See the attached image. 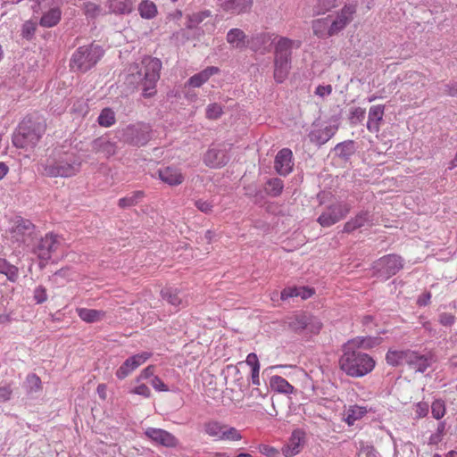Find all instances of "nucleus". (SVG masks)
<instances>
[{
  "mask_svg": "<svg viewBox=\"0 0 457 457\" xmlns=\"http://www.w3.org/2000/svg\"><path fill=\"white\" fill-rule=\"evenodd\" d=\"M98 124L101 127L109 128L112 126L115 121V113L111 108H104L97 118Z\"/></svg>",
  "mask_w": 457,
  "mask_h": 457,
  "instance_id": "42",
  "label": "nucleus"
},
{
  "mask_svg": "<svg viewBox=\"0 0 457 457\" xmlns=\"http://www.w3.org/2000/svg\"><path fill=\"white\" fill-rule=\"evenodd\" d=\"M337 6V0H317L312 7L314 15L324 14Z\"/></svg>",
  "mask_w": 457,
  "mask_h": 457,
  "instance_id": "41",
  "label": "nucleus"
},
{
  "mask_svg": "<svg viewBox=\"0 0 457 457\" xmlns=\"http://www.w3.org/2000/svg\"><path fill=\"white\" fill-rule=\"evenodd\" d=\"M368 412L367 407L359 405H351L344 412V421L349 426H353L355 421L363 418Z\"/></svg>",
  "mask_w": 457,
  "mask_h": 457,
  "instance_id": "28",
  "label": "nucleus"
},
{
  "mask_svg": "<svg viewBox=\"0 0 457 457\" xmlns=\"http://www.w3.org/2000/svg\"><path fill=\"white\" fill-rule=\"evenodd\" d=\"M229 156L225 145H214L204 154V162L211 168H220L228 163Z\"/></svg>",
  "mask_w": 457,
  "mask_h": 457,
  "instance_id": "15",
  "label": "nucleus"
},
{
  "mask_svg": "<svg viewBox=\"0 0 457 457\" xmlns=\"http://www.w3.org/2000/svg\"><path fill=\"white\" fill-rule=\"evenodd\" d=\"M352 142H343L336 145V152L343 157L349 156L352 154Z\"/></svg>",
  "mask_w": 457,
  "mask_h": 457,
  "instance_id": "53",
  "label": "nucleus"
},
{
  "mask_svg": "<svg viewBox=\"0 0 457 457\" xmlns=\"http://www.w3.org/2000/svg\"><path fill=\"white\" fill-rule=\"evenodd\" d=\"M337 127L335 125L327 126L324 129L313 131L311 134L312 141L319 145L327 143L337 132Z\"/></svg>",
  "mask_w": 457,
  "mask_h": 457,
  "instance_id": "34",
  "label": "nucleus"
},
{
  "mask_svg": "<svg viewBox=\"0 0 457 457\" xmlns=\"http://www.w3.org/2000/svg\"><path fill=\"white\" fill-rule=\"evenodd\" d=\"M179 291L173 287H165L161 291L163 300L167 301L170 305L175 308L183 305V299L179 295Z\"/></svg>",
  "mask_w": 457,
  "mask_h": 457,
  "instance_id": "38",
  "label": "nucleus"
},
{
  "mask_svg": "<svg viewBox=\"0 0 457 457\" xmlns=\"http://www.w3.org/2000/svg\"><path fill=\"white\" fill-rule=\"evenodd\" d=\"M270 41L271 36L269 33H259L252 37L248 44L253 50L263 53L267 49L266 45H270Z\"/></svg>",
  "mask_w": 457,
  "mask_h": 457,
  "instance_id": "35",
  "label": "nucleus"
},
{
  "mask_svg": "<svg viewBox=\"0 0 457 457\" xmlns=\"http://www.w3.org/2000/svg\"><path fill=\"white\" fill-rule=\"evenodd\" d=\"M138 12L143 19H153L157 14V7L155 4L150 0H143L138 4Z\"/></svg>",
  "mask_w": 457,
  "mask_h": 457,
  "instance_id": "40",
  "label": "nucleus"
},
{
  "mask_svg": "<svg viewBox=\"0 0 457 457\" xmlns=\"http://www.w3.org/2000/svg\"><path fill=\"white\" fill-rule=\"evenodd\" d=\"M227 41L234 48L242 49L246 46V35L240 29H231L227 33Z\"/></svg>",
  "mask_w": 457,
  "mask_h": 457,
  "instance_id": "31",
  "label": "nucleus"
},
{
  "mask_svg": "<svg viewBox=\"0 0 457 457\" xmlns=\"http://www.w3.org/2000/svg\"><path fill=\"white\" fill-rule=\"evenodd\" d=\"M104 54L98 45L79 46L72 54L70 66L75 71L86 72L94 67Z\"/></svg>",
  "mask_w": 457,
  "mask_h": 457,
  "instance_id": "4",
  "label": "nucleus"
},
{
  "mask_svg": "<svg viewBox=\"0 0 457 457\" xmlns=\"http://www.w3.org/2000/svg\"><path fill=\"white\" fill-rule=\"evenodd\" d=\"M219 72V68L211 66L192 76L187 84L193 87H199L205 83L212 75Z\"/></svg>",
  "mask_w": 457,
  "mask_h": 457,
  "instance_id": "27",
  "label": "nucleus"
},
{
  "mask_svg": "<svg viewBox=\"0 0 457 457\" xmlns=\"http://www.w3.org/2000/svg\"><path fill=\"white\" fill-rule=\"evenodd\" d=\"M259 451L262 454L267 457H284L283 451L280 452L278 449L269 445H261L259 446Z\"/></svg>",
  "mask_w": 457,
  "mask_h": 457,
  "instance_id": "50",
  "label": "nucleus"
},
{
  "mask_svg": "<svg viewBox=\"0 0 457 457\" xmlns=\"http://www.w3.org/2000/svg\"><path fill=\"white\" fill-rule=\"evenodd\" d=\"M431 412L433 418L436 420H440L443 418L445 413V405L444 401L440 399L435 400L431 405Z\"/></svg>",
  "mask_w": 457,
  "mask_h": 457,
  "instance_id": "49",
  "label": "nucleus"
},
{
  "mask_svg": "<svg viewBox=\"0 0 457 457\" xmlns=\"http://www.w3.org/2000/svg\"><path fill=\"white\" fill-rule=\"evenodd\" d=\"M109 11L118 15H127L134 10L133 0H108Z\"/></svg>",
  "mask_w": 457,
  "mask_h": 457,
  "instance_id": "25",
  "label": "nucleus"
},
{
  "mask_svg": "<svg viewBox=\"0 0 457 457\" xmlns=\"http://www.w3.org/2000/svg\"><path fill=\"white\" fill-rule=\"evenodd\" d=\"M266 192L271 196H278L281 194L284 184L280 179H271L267 182Z\"/></svg>",
  "mask_w": 457,
  "mask_h": 457,
  "instance_id": "44",
  "label": "nucleus"
},
{
  "mask_svg": "<svg viewBox=\"0 0 457 457\" xmlns=\"http://www.w3.org/2000/svg\"><path fill=\"white\" fill-rule=\"evenodd\" d=\"M62 244V238L59 235L49 232L40 238L37 236L29 251L41 261L47 262L51 259L52 254L61 247Z\"/></svg>",
  "mask_w": 457,
  "mask_h": 457,
  "instance_id": "8",
  "label": "nucleus"
},
{
  "mask_svg": "<svg viewBox=\"0 0 457 457\" xmlns=\"http://www.w3.org/2000/svg\"><path fill=\"white\" fill-rule=\"evenodd\" d=\"M403 267V259L395 254L381 257L374 262L373 270L378 278L388 279Z\"/></svg>",
  "mask_w": 457,
  "mask_h": 457,
  "instance_id": "10",
  "label": "nucleus"
},
{
  "mask_svg": "<svg viewBox=\"0 0 457 457\" xmlns=\"http://www.w3.org/2000/svg\"><path fill=\"white\" fill-rule=\"evenodd\" d=\"M211 16L209 10L194 12L187 16V28L193 29Z\"/></svg>",
  "mask_w": 457,
  "mask_h": 457,
  "instance_id": "43",
  "label": "nucleus"
},
{
  "mask_svg": "<svg viewBox=\"0 0 457 457\" xmlns=\"http://www.w3.org/2000/svg\"><path fill=\"white\" fill-rule=\"evenodd\" d=\"M79 317L87 323H95L102 320L105 316V312L102 310L77 308Z\"/></svg>",
  "mask_w": 457,
  "mask_h": 457,
  "instance_id": "32",
  "label": "nucleus"
},
{
  "mask_svg": "<svg viewBox=\"0 0 457 457\" xmlns=\"http://www.w3.org/2000/svg\"><path fill=\"white\" fill-rule=\"evenodd\" d=\"M306 320H307V322H306V328H305L304 331H306L307 333H310V334L319 333L322 327L320 320L318 318H316L311 314H308V313H307Z\"/></svg>",
  "mask_w": 457,
  "mask_h": 457,
  "instance_id": "47",
  "label": "nucleus"
},
{
  "mask_svg": "<svg viewBox=\"0 0 457 457\" xmlns=\"http://www.w3.org/2000/svg\"><path fill=\"white\" fill-rule=\"evenodd\" d=\"M428 404L425 402L418 403L414 407L415 417L418 419L427 416L428 413Z\"/></svg>",
  "mask_w": 457,
  "mask_h": 457,
  "instance_id": "55",
  "label": "nucleus"
},
{
  "mask_svg": "<svg viewBox=\"0 0 457 457\" xmlns=\"http://www.w3.org/2000/svg\"><path fill=\"white\" fill-rule=\"evenodd\" d=\"M435 361V356L430 352L420 353L419 352L411 351L407 365L416 371L423 373Z\"/></svg>",
  "mask_w": 457,
  "mask_h": 457,
  "instance_id": "16",
  "label": "nucleus"
},
{
  "mask_svg": "<svg viewBox=\"0 0 457 457\" xmlns=\"http://www.w3.org/2000/svg\"><path fill=\"white\" fill-rule=\"evenodd\" d=\"M307 313H298L287 318V326L296 333H302L306 328Z\"/></svg>",
  "mask_w": 457,
  "mask_h": 457,
  "instance_id": "37",
  "label": "nucleus"
},
{
  "mask_svg": "<svg viewBox=\"0 0 457 457\" xmlns=\"http://www.w3.org/2000/svg\"><path fill=\"white\" fill-rule=\"evenodd\" d=\"M45 132L42 123L23 120L12 137V143L16 147L23 149L34 148Z\"/></svg>",
  "mask_w": 457,
  "mask_h": 457,
  "instance_id": "3",
  "label": "nucleus"
},
{
  "mask_svg": "<svg viewBox=\"0 0 457 457\" xmlns=\"http://www.w3.org/2000/svg\"><path fill=\"white\" fill-rule=\"evenodd\" d=\"M133 393L142 395L144 397H149L151 395V391H150L149 387L147 386H145V384H141V385L136 386L133 390Z\"/></svg>",
  "mask_w": 457,
  "mask_h": 457,
  "instance_id": "60",
  "label": "nucleus"
},
{
  "mask_svg": "<svg viewBox=\"0 0 457 457\" xmlns=\"http://www.w3.org/2000/svg\"><path fill=\"white\" fill-rule=\"evenodd\" d=\"M0 273L6 276L11 282H16L19 278V270L4 258H0Z\"/></svg>",
  "mask_w": 457,
  "mask_h": 457,
  "instance_id": "39",
  "label": "nucleus"
},
{
  "mask_svg": "<svg viewBox=\"0 0 457 457\" xmlns=\"http://www.w3.org/2000/svg\"><path fill=\"white\" fill-rule=\"evenodd\" d=\"M331 92H332L331 85H326V86L320 85L315 89V94L322 98L329 96L331 94Z\"/></svg>",
  "mask_w": 457,
  "mask_h": 457,
  "instance_id": "58",
  "label": "nucleus"
},
{
  "mask_svg": "<svg viewBox=\"0 0 457 457\" xmlns=\"http://www.w3.org/2000/svg\"><path fill=\"white\" fill-rule=\"evenodd\" d=\"M411 352V350H389L386 355V362L391 366L407 365Z\"/></svg>",
  "mask_w": 457,
  "mask_h": 457,
  "instance_id": "30",
  "label": "nucleus"
},
{
  "mask_svg": "<svg viewBox=\"0 0 457 457\" xmlns=\"http://www.w3.org/2000/svg\"><path fill=\"white\" fill-rule=\"evenodd\" d=\"M385 114V107L382 104L372 105L369 110L367 129L371 133H378Z\"/></svg>",
  "mask_w": 457,
  "mask_h": 457,
  "instance_id": "21",
  "label": "nucleus"
},
{
  "mask_svg": "<svg viewBox=\"0 0 457 457\" xmlns=\"http://www.w3.org/2000/svg\"><path fill=\"white\" fill-rule=\"evenodd\" d=\"M144 196L142 191H136L131 195L125 196L119 200V206L121 208L130 207L137 204V202Z\"/></svg>",
  "mask_w": 457,
  "mask_h": 457,
  "instance_id": "46",
  "label": "nucleus"
},
{
  "mask_svg": "<svg viewBox=\"0 0 457 457\" xmlns=\"http://www.w3.org/2000/svg\"><path fill=\"white\" fill-rule=\"evenodd\" d=\"M246 363L251 366L252 370L253 369H256V367L258 369H260V363H259V361H258V357L257 355L254 353H251L247 355L246 357Z\"/></svg>",
  "mask_w": 457,
  "mask_h": 457,
  "instance_id": "61",
  "label": "nucleus"
},
{
  "mask_svg": "<svg viewBox=\"0 0 457 457\" xmlns=\"http://www.w3.org/2000/svg\"><path fill=\"white\" fill-rule=\"evenodd\" d=\"M297 287H287L281 292V299L287 300L290 297L297 296Z\"/></svg>",
  "mask_w": 457,
  "mask_h": 457,
  "instance_id": "62",
  "label": "nucleus"
},
{
  "mask_svg": "<svg viewBox=\"0 0 457 457\" xmlns=\"http://www.w3.org/2000/svg\"><path fill=\"white\" fill-rule=\"evenodd\" d=\"M356 12L357 4L350 3L345 4L335 14L328 15L330 18V30L334 36L341 32L353 21Z\"/></svg>",
  "mask_w": 457,
  "mask_h": 457,
  "instance_id": "11",
  "label": "nucleus"
},
{
  "mask_svg": "<svg viewBox=\"0 0 457 457\" xmlns=\"http://www.w3.org/2000/svg\"><path fill=\"white\" fill-rule=\"evenodd\" d=\"M253 0H220V8L232 14H240L250 10Z\"/></svg>",
  "mask_w": 457,
  "mask_h": 457,
  "instance_id": "24",
  "label": "nucleus"
},
{
  "mask_svg": "<svg viewBox=\"0 0 457 457\" xmlns=\"http://www.w3.org/2000/svg\"><path fill=\"white\" fill-rule=\"evenodd\" d=\"M159 179L170 185L179 186L183 183L185 177L180 169L173 166H167L159 169L158 170Z\"/></svg>",
  "mask_w": 457,
  "mask_h": 457,
  "instance_id": "19",
  "label": "nucleus"
},
{
  "mask_svg": "<svg viewBox=\"0 0 457 457\" xmlns=\"http://www.w3.org/2000/svg\"><path fill=\"white\" fill-rule=\"evenodd\" d=\"M365 117V109L361 107H354L350 111V121L352 124L361 122Z\"/></svg>",
  "mask_w": 457,
  "mask_h": 457,
  "instance_id": "51",
  "label": "nucleus"
},
{
  "mask_svg": "<svg viewBox=\"0 0 457 457\" xmlns=\"http://www.w3.org/2000/svg\"><path fill=\"white\" fill-rule=\"evenodd\" d=\"M12 395V389L10 385H4L0 386V403H5L9 401Z\"/></svg>",
  "mask_w": 457,
  "mask_h": 457,
  "instance_id": "56",
  "label": "nucleus"
},
{
  "mask_svg": "<svg viewBox=\"0 0 457 457\" xmlns=\"http://www.w3.org/2000/svg\"><path fill=\"white\" fill-rule=\"evenodd\" d=\"M11 240L23 249H30L38 236L36 226L29 220L18 217L10 231Z\"/></svg>",
  "mask_w": 457,
  "mask_h": 457,
  "instance_id": "5",
  "label": "nucleus"
},
{
  "mask_svg": "<svg viewBox=\"0 0 457 457\" xmlns=\"http://www.w3.org/2000/svg\"><path fill=\"white\" fill-rule=\"evenodd\" d=\"M26 387L29 394L39 392L41 390V379L36 374H29L26 378Z\"/></svg>",
  "mask_w": 457,
  "mask_h": 457,
  "instance_id": "45",
  "label": "nucleus"
},
{
  "mask_svg": "<svg viewBox=\"0 0 457 457\" xmlns=\"http://www.w3.org/2000/svg\"><path fill=\"white\" fill-rule=\"evenodd\" d=\"M92 150L96 154H102L108 158L115 154L117 145L115 142L110 140L107 137H100L92 142Z\"/></svg>",
  "mask_w": 457,
  "mask_h": 457,
  "instance_id": "23",
  "label": "nucleus"
},
{
  "mask_svg": "<svg viewBox=\"0 0 457 457\" xmlns=\"http://www.w3.org/2000/svg\"><path fill=\"white\" fill-rule=\"evenodd\" d=\"M312 30L315 36L320 38H328L334 34L330 30V18L328 15L312 21Z\"/></svg>",
  "mask_w": 457,
  "mask_h": 457,
  "instance_id": "26",
  "label": "nucleus"
},
{
  "mask_svg": "<svg viewBox=\"0 0 457 457\" xmlns=\"http://www.w3.org/2000/svg\"><path fill=\"white\" fill-rule=\"evenodd\" d=\"M361 450L366 453V457H380L378 451L372 445H366Z\"/></svg>",
  "mask_w": 457,
  "mask_h": 457,
  "instance_id": "64",
  "label": "nucleus"
},
{
  "mask_svg": "<svg viewBox=\"0 0 457 457\" xmlns=\"http://www.w3.org/2000/svg\"><path fill=\"white\" fill-rule=\"evenodd\" d=\"M62 17V11L59 7H53L44 12L39 24L44 28H52L58 24Z\"/></svg>",
  "mask_w": 457,
  "mask_h": 457,
  "instance_id": "33",
  "label": "nucleus"
},
{
  "mask_svg": "<svg viewBox=\"0 0 457 457\" xmlns=\"http://www.w3.org/2000/svg\"><path fill=\"white\" fill-rule=\"evenodd\" d=\"M153 137L151 127L142 122L130 124L121 131V139L125 143L137 147L145 145Z\"/></svg>",
  "mask_w": 457,
  "mask_h": 457,
  "instance_id": "9",
  "label": "nucleus"
},
{
  "mask_svg": "<svg viewBox=\"0 0 457 457\" xmlns=\"http://www.w3.org/2000/svg\"><path fill=\"white\" fill-rule=\"evenodd\" d=\"M145 435L153 443L165 446L176 447L179 445V440L171 433L156 428H147L145 430Z\"/></svg>",
  "mask_w": 457,
  "mask_h": 457,
  "instance_id": "14",
  "label": "nucleus"
},
{
  "mask_svg": "<svg viewBox=\"0 0 457 457\" xmlns=\"http://www.w3.org/2000/svg\"><path fill=\"white\" fill-rule=\"evenodd\" d=\"M301 43L287 37H280L275 46L274 57L291 62L292 49L299 48Z\"/></svg>",
  "mask_w": 457,
  "mask_h": 457,
  "instance_id": "18",
  "label": "nucleus"
},
{
  "mask_svg": "<svg viewBox=\"0 0 457 457\" xmlns=\"http://www.w3.org/2000/svg\"><path fill=\"white\" fill-rule=\"evenodd\" d=\"M223 113L222 106L219 104H210L206 107V118L209 120H217L219 119Z\"/></svg>",
  "mask_w": 457,
  "mask_h": 457,
  "instance_id": "48",
  "label": "nucleus"
},
{
  "mask_svg": "<svg viewBox=\"0 0 457 457\" xmlns=\"http://www.w3.org/2000/svg\"><path fill=\"white\" fill-rule=\"evenodd\" d=\"M292 157V151L288 148H283L277 154L274 168L279 175L287 176L292 171L294 165Z\"/></svg>",
  "mask_w": 457,
  "mask_h": 457,
  "instance_id": "17",
  "label": "nucleus"
},
{
  "mask_svg": "<svg viewBox=\"0 0 457 457\" xmlns=\"http://www.w3.org/2000/svg\"><path fill=\"white\" fill-rule=\"evenodd\" d=\"M439 321L444 326H451L454 322V316L447 312L441 313Z\"/></svg>",
  "mask_w": 457,
  "mask_h": 457,
  "instance_id": "59",
  "label": "nucleus"
},
{
  "mask_svg": "<svg viewBox=\"0 0 457 457\" xmlns=\"http://www.w3.org/2000/svg\"><path fill=\"white\" fill-rule=\"evenodd\" d=\"M151 355L152 354L149 352H142L140 353L129 357L116 370V377L119 379H123L127 378L132 371H134L140 365L145 363L151 357Z\"/></svg>",
  "mask_w": 457,
  "mask_h": 457,
  "instance_id": "13",
  "label": "nucleus"
},
{
  "mask_svg": "<svg viewBox=\"0 0 457 457\" xmlns=\"http://www.w3.org/2000/svg\"><path fill=\"white\" fill-rule=\"evenodd\" d=\"M204 433L214 441H240L243 436L235 427L217 420H210L203 425Z\"/></svg>",
  "mask_w": 457,
  "mask_h": 457,
  "instance_id": "6",
  "label": "nucleus"
},
{
  "mask_svg": "<svg viewBox=\"0 0 457 457\" xmlns=\"http://www.w3.org/2000/svg\"><path fill=\"white\" fill-rule=\"evenodd\" d=\"M151 385L156 391L159 392H167L169 390L168 386L158 377H154L152 378Z\"/></svg>",
  "mask_w": 457,
  "mask_h": 457,
  "instance_id": "57",
  "label": "nucleus"
},
{
  "mask_svg": "<svg viewBox=\"0 0 457 457\" xmlns=\"http://www.w3.org/2000/svg\"><path fill=\"white\" fill-rule=\"evenodd\" d=\"M80 168L79 159L73 154H65L60 159L48 162L45 166V174L49 177H71Z\"/></svg>",
  "mask_w": 457,
  "mask_h": 457,
  "instance_id": "7",
  "label": "nucleus"
},
{
  "mask_svg": "<svg viewBox=\"0 0 457 457\" xmlns=\"http://www.w3.org/2000/svg\"><path fill=\"white\" fill-rule=\"evenodd\" d=\"M162 62L155 57L145 56L141 64L134 63L129 68L127 82L132 87L142 86L143 96L151 97L155 93L156 83L160 79Z\"/></svg>",
  "mask_w": 457,
  "mask_h": 457,
  "instance_id": "2",
  "label": "nucleus"
},
{
  "mask_svg": "<svg viewBox=\"0 0 457 457\" xmlns=\"http://www.w3.org/2000/svg\"><path fill=\"white\" fill-rule=\"evenodd\" d=\"M195 206L204 213H210L213 208V204L212 202L204 199L195 200Z\"/></svg>",
  "mask_w": 457,
  "mask_h": 457,
  "instance_id": "54",
  "label": "nucleus"
},
{
  "mask_svg": "<svg viewBox=\"0 0 457 457\" xmlns=\"http://www.w3.org/2000/svg\"><path fill=\"white\" fill-rule=\"evenodd\" d=\"M291 69V62L274 57V79L282 83L287 78Z\"/></svg>",
  "mask_w": 457,
  "mask_h": 457,
  "instance_id": "29",
  "label": "nucleus"
},
{
  "mask_svg": "<svg viewBox=\"0 0 457 457\" xmlns=\"http://www.w3.org/2000/svg\"><path fill=\"white\" fill-rule=\"evenodd\" d=\"M270 385L274 391L289 395L294 392V386L284 378L275 375L270 378Z\"/></svg>",
  "mask_w": 457,
  "mask_h": 457,
  "instance_id": "36",
  "label": "nucleus"
},
{
  "mask_svg": "<svg viewBox=\"0 0 457 457\" xmlns=\"http://www.w3.org/2000/svg\"><path fill=\"white\" fill-rule=\"evenodd\" d=\"M33 298L37 304L45 303L47 300L46 289L43 286H37L34 289Z\"/></svg>",
  "mask_w": 457,
  "mask_h": 457,
  "instance_id": "52",
  "label": "nucleus"
},
{
  "mask_svg": "<svg viewBox=\"0 0 457 457\" xmlns=\"http://www.w3.org/2000/svg\"><path fill=\"white\" fill-rule=\"evenodd\" d=\"M297 296H300L302 299H307L311 297L314 291L312 288L308 287H297Z\"/></svg>",
  "mask_w": 457,
  "mask_h": 457,
  "instance_id": "63",
  "label": "nucleus"
},
{
  "mask_svg": "<svg viewBox=\"0 0 457 457\" xmlns=\"http://www.w3.org/2000/svg\"><path fill=\"white\" fill-rule=\"evenodd\" d=\"M363 344L364 340L357 338L348 341L344 345L343 354L339 359V368L349 377H364L375 368L374 359L360 350V346Z\"/></svg>",
  "mask_w": 457,
  "mask_h": 457,
  "instance_id": "1",
  "label": "nucleus"
},
{
  "mask_svg": "<svg viewBox=\"0 0 457 457\" xmlns=\"http://www.w3.org/2000/svg\"><path fill=\"white\" fill-rule=\"evenodd\" d=\"M304 436V432L301 429H295L292 432L288 443L282 447L284 457H292L300 452Z\"/></svg>",
  "mask_w": 457,
  "mask_h": 457,
  "instance_id": "20",
  "label": "nucleus"
},
{
  "mask_svg": "<svg viewBox=\"0 0 457 457\" xmlns=\"http://www.w3.org/2000/svg\"><path fill=\"white\" fill-rule=\"evenodd\" d=\"M351 204L337 203L328 206L319 216L317 221L322 227H330L343 220L351 211Z\"/></svg>",
  "mask_w": 457,
  "mask_h": 457,
  "instance_id": "12",
  "label": "nucleus"
},
{
  "mask_svg": "<svg viewBox=\"0 0 457 457\" xmlns=\"http://www.w3.org/2000/svg\"><path fill=\"white\" fill-rule=\"evenodd\" d=\"M373 220L370 212L361 211L354 218L348 220L344 226V232L351 233L357 228H361L365 226H372Z\"/></svg>",
  "mask_w": 457,
  "mask_h": 457,
  "instance_id": "22",
  "label": "nucleus"
}]
</instances>
